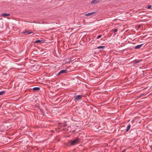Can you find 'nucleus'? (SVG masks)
<instances>
[{
    "instance_id": "obj_1",
    "label": "nucleus",
    "mask_w": 152,
    "mask_h": 152,
    "mask_svg": "<svg viewBox=\"0 0 152 152\" xmlns=\"http://www.w3.org/2000/svg\"><path fill=\"white\" fill-rule=\"evenodd\" d=\"M80 139L78 137H77L76 139L75 140L71 141L70 142H69L67 143L66 144V145L67 146H69L70 145H75L77 142L79 141Z\"/></svg>"
},
{
    "instance_id": "obj_17",
    "label": "nucleus",
    "mask_w": 152,
    "mask_h": 152,
    "mask_svg": "<svg viewBox=\"0 0 152 152\" xmlns=\"http://www.w3.org/2000/svg\"><path fill=\"white\" fill-rule=\"evenodd\" d=\"M118 31V29L117 28L115 29L114 30H113V33H115L116 32H117Z\"/></svg>"
},
{
    "instance_id": "obj_3",
    "label": "nucleus",
    "mask_w": 152,
    "mask_h": 152,
    "mask_svg": "<svg viewBox=\"0 0 152 152\" xmlns=\"http://www.w3.org/2000/svg\"><path fill=\"white\" fill-rule=\"evenodd\" d=\"M40 66L37 64H35L33 66L31 67V69L34 71H37L39 69Z\"/></svg>"
},
{
    "instance_id": "obj_20",
    "label": "nucleus",
    "mask_w": 152,
    "mask_h": 152,
    "mask_svg": "<svg viewBox=\"0 0 152 152\" xmlns=\"http://www.w3.org/2000/svg\"><path fill=\"white\" fill-rule=\"evenodd\" d=\"M141 26V25H138V26H137V28H138V29H140V28Z\"/></svg>"
},
{
    "instance_id": "obj_4",
    "label": "nucleus",
    "mask_w": 152,
    "mask_h": 152,
    "mask_svg": "<svg viewBox=\"0 0 152 152\" xmlns=\"http://www.w3.org/2000/svg\"><path fill=\"white\" fill-rule=\"evenodd\" d=\"M94 14H96V12H91L87 14H86L85 15L86 16H90L92 15H94Z\"/></svg>"
},
{
    "instance_id": "obj_10",
    "label": "nucleus",
    "mask_w": 152,
    "mask_h": 152,
    "mask_svg": "<svg viewBox=\"0 0 152 152\" xmlns=\"http://www.w3.org/2000/svg\"><path fill=\"white\" fill-rule=\"evenodd\" d=\"M131 126V125L130 124H129L128 125L127 129L126 130V132H128Z\"/></svg>"
},
{
    "instance_id": "obj_18",
    "label": "nucleus",
    "mask_w": 152,
    "mask_h": 152,
    "mask_svg": "<svg viewBox=\"0 0 152 152\" xmlns=\"http://www.w3.org/2000/svg\"><path fill=\"white\" fill-rule=\"evenodd\" d=\"M102 37V36L101 35H99V36H98L96 38V39H99L100 38Z\"/></svg>"
},
{
    "instance_id": "obj_5",
    "label": "nucleus",
    "mask_w": 152,
    "mask_h": 152,
    "mask_svg": "<svg viewBox=\"0 0 152 152\" xmlns=\"http://www.w3.org/2000/svg\"><path fill=\"white\" fill-rule=\"evenodd\" d=\"M10 15L9 13H2L1 14V15L4 17L9 16Z\"/></svg>"
},
{
    "instance_id": "obj_22",
    "label": "nucleus",
    "mask_w": 152,
    "mask_h": 152,
    "mask_svg": "<svg viewBox=\"0 0 152 152\" xmlns=\"http://www.w3.org/2000/svg\"><path fill=\"white\" fill-rule=\"evenodd\" d=\"M61 74V71H60L58 73V74H57V76H58L59 75H60Z\"/></svg>"
},
{
    "instance_id": "obj_28",
    "label": "nucleus",
    "mask_w": 152,
    "mask_h": 152,
    "mask_svg": "<svg viewBox=\"0 0 152 152\" xmlns=\"http://www.w3.org/2000/svg\"><path fill=\"white\" fill-rule=\"evenodd\" d=\"M151 46H152V45H151Z\"/></svg>"
},
{
    "instance_id": "obj_21",
    "label": "nucleus",
    "mask_w": 152,
    "mask_h": 152,
    "mask_svg": "<svg viewBox=\"0 0 152 152\" xmlns=\"http://www.w3.org/2000/svg\"><path fill=\"white\" fill-rule=\"evenodd\" d=\"M61 74V71H60L58 73V74H57V76H58L59 75H60Z\"/></svg>"
},
{
    "instance_id": "obj_26",
    "label": "nucleus",
    "mask_w": 152,
    "mask_h": 152,
    "mask_svg": "<svg viewBox=\"0 0 152 152\" xmlns=\"http://www.w3.org/2000/svg\"><path fill=\"white\" fill-rule=\"evenodd\" d=\"M126 151V149H124L121 152H125Z\"/></svg>"
},
{
    "instance_id": "obj_25",
    "label": "nucleus",
    "mask_w": 152,
    "mask_h": 152,
    "mask_svg": "<svg viewBox=\"0 0 152 152\" xmlns=\"http://www.w3.org/2000/svg\"><path fill=\"white\" fill-rule=\"evenodd\" d=\"M26 31H22V32H21V34H24L25 33H26Z\"/></svg>"
},
{
    "instance_id": "obj_27",
    "label": "nucleus",
    "mask_w": 152,
    "mask_h": 152,
    "mask_svg": "<svg viewBox=\"0 0 152 152\" xmlns=\"http://www.w3.org/2000/svg\"><path fill=\"white\" fill-rule=\"evenodd\" d=\"M37 107L38 109L39 110H40V109H41L39 106H38Z\"/></svg>"
},
{
    "instance_id": "obj_2",
    "label": "nucleus",
    "mask_w": 152,
    "mask_h": 152,
    "mask_svg": "<svg viewBox=\"0 0 152 152\" xmlns=\"http://www.w3.org/2000/svg\"><path fill=\"white\" fill-rule=\"evenodd\" d=\"M83 96V95H75L74 97V100L75 101V102H76L80 100Z\"/></svg>"
},
{
    "instance_id": "obj_7",
    "label": "nucleus",
    "mask_w": 152,
    "mask_h": 152,
    "mask_svg": "<svg viewBox=\"0 0 152 152\" xmlns=\"http://www.w3.org/2000/svg\"><path fill=\"white\" fill-rule=\"evenodd\" d=\"M143 45V44H140V45H137L134 48L135 49H139V48H141L142 46Z\"/></svg>"
},
{
    "instance_id": "obj_9",
    "label": "nucleus",
    "mask_w": 152,
    "mask_h": 152,
    "mask_svg": "<svg viewBox=\"0 0 152 152\" xmlns=\"http://www.w3.org/2000/svg\"><path fill=\"white\" fill-rule=\"evenodd\" d=\"M40 89V88L38 87H34L33 88V90L35 91H39Z\"/></svg>"
},
{
    "instance_id": "obj_16",
    "label": "nucleus",
    "mask_w": 152,
    "mask_h": 152,
    "mask_svg": "<svg viewBox=\"0 0 152 152\" xmlns=\"http://www.w3.org/2000/svg\"><path fill=\"white\" fill-rule=\"evenodd\" d=\"M5 92L4 91H2L0 92V95H2L5 93Z\"/></svg>"
},
{
    "instance_id": "obj_24",
    "label": "nucleus",
    "mask_w": 152,
    "mask_h": 152,
    "mask_svg": "<svg viewBox=\"0 0 152 152\" xmlns=\"http://www.w3.org/2000/svg\"><path fill=\"white\" fill-rule=\"evenodd\" d=\"M144 94H141L139 96H138V97H140L141 96H142L144 95Z\"/></svg>"
},
{
    "instance_id": "obj_12",
    "label": "nucleus",
    "mask_w": 152,
    "mask_h": 152,
    "mask_svg": "<svg viewBox=\"0 0 152 152\" xmlns=\"http://www.w3.org/2000/svg\"><path fill=\"white\" fill-rule=\"evenodd\" d=\"M140 62V61H139L138 60H137V59H135V60H134L133 61V63L134 64H137V63H138Z\"/></svg>"
},
{
    "instance_id": "obj_8",
    "label": "nucleus",
    "mask_w": 152,
    "mask_h": 152,
    "mask_svg": "<svg viewBox=\"0 0 152 152\" xmlns=\"http://www.w3.org/2000/svg\"><path fill=\"white\" fill-rule=\"evenodd\" d=\"M99 2V1L98 0H93L91 2V4H97Z\"/></svg>"
},
{
    "instance_id": "obj_23",
    "label": "nucleus",
    "mask_w": 152,
    "mask_h": 152,
    "mask_svg": "<svg viewBox=\"0 0 152 152\" xmlns=\"http://www.w3.org/2000/svg\"><path fill=\"white\" fill-rule=\"evenodd\" d=\"M61 74V71H60L58 73V74H57V76H58L59 75H60Z\"/></svg>"
},
{
    "instance_id": "obj_11",
    "label": "nucleus",
    "mask_w": 152,
    "mask_h": 152,
    "mask_svg": "<svg viewBox=\"0 0 152 152\" xmlns=\"http://www.w3.org/2000/svg\"><path fill=\"white\" fill-rule=\"evenodd\" d=\"M26 33H27L28 34H30L33 33L32 31L30 30L26 31Z\"/></svg>"
},
{
    "instance_id": "obj_6",
    "label": "nucleus",
    "mask_w": 152,
    "mask_h": 152,
    "mask_svg": "<svg viewBox=\"0 0 152 152\" xmlns=\"http://www.w3.org/2000/svg\"><path fill=\"white\" fill-rule=\"evenodd\" d=\"M45 41L42 40H36L34 42V43H43Z\"/></svg>"
},
{
    "instance_id": "obj_13",
    "label": "nucleus",
    "mask_w": 152,
    "mask_h": 152,
    "mask_svg": "<svg viewBox=\"0 0 152 152\" xmlns=\"http://www.w3.org/2000/svg\"><path fill=\"white\" fill-rule=\"evenodd\" d=\"M105 46H99L97 47V49H104Z\"/></svg>"
},
{
    "instance_id": "obj_15",
    "label": "nucleus",
    "mask_w": 152,
    "mask_h": 152,
    "mask_svg": "<svg viewBox=\"0 0 152 152\" xmlns=\"http://www.w3.org/2000/svg\"><path fill=\"white\" fill-rule=\"evenodd\" d=\"M67 70H62L61 71V74L65 73L66 72Z\"/></svg>"
},
{
    "instance_id": "obj_14",
    "label": "nucleus",
    "mask_w": 152,
    "mask_h": 152,
    "mask_svg": "<svg viewBox=\"0 0 152 152\" xmlns=\"http://www.w3.org/2000/svg\"><path fill=\"white\" fill-rule=\"evenodd\" d=\"M40 111L42 114L43 116H44L45 115V112L43 111V109H40Z\"/></svg>"
},
{
    "instance_id": "obj_19",
    "label": "nucleus",
    "mask_w": 152,
    "mask_h": 152,
    "mask_svg": "<svg viewBox=\"0 0 152 152\" xmlns=\"http://www.w3.org/2000/svg\"><path fill=\"white\" fill-rule=\"evenodd\" d=\"M151 5H148L147 7V8L148 9H150L151 8Z\"/></svg>"
}]
</instances>
